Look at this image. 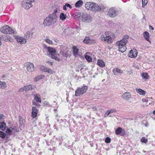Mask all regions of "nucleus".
I'll return each instance as SVG.
<instances>
[{"instance_id":"obj_21","label":"nucleus","mask_w":155,"mask_h":155,"mask_svg":"<svg viewBox=\"0 0 155 155\" xmlns=\"http://www.w3.org/2000/svg\"><path fill=\"white\" fill-rule=\"evenodd\" d=\"M33 33L30 31H27L25 35V37L27 39L31 38L32 37Z\"/></svg>"},{"instance_id":"obj_37","label":"nucleus","mask_w":155,"mask_h":155,"mask_svg":"<svg viewBox=\"0 0 155 155\" xmlns=\"http://www.w3.org/2000/svg\"><path fill=\"white\" fill-rule=\"evenodd\" d=\"M141 76L142 78L145 79H148L149 78L148 74L147 73H143L142 74Z\"/></svg>"},{"instance_id":"obj_4","label":"nucleus","mask_w":155,"mask_h":155,"mask_svg":"<svg viewBox=\"0 0 155 155\" xmlns=\"http://www.w3.org/2000/svg\"><path fill=\"white\" fill-rule=\"evenodd\" d=\"M44 46L45 47L47 48L49 55L52 58L58 61H60V59L56 57V50L54 48L50 47H48L45 45H44Z\"/></svg>"},{"instance_id":"obj_22","label":"nucleus","mask_w":155,"mask_h":155,"mask_svg":"<svg viewBox=\"0 0 155 155\" xmlns=\"http://www.w3.org/2000/svg\"><path fill=\"white\" fill-rule=\"evenodd\" d=\"M3 39L6 41H10L11 40V38L10 36L7 35H4L2 36Z\"/></svg>"},{"instance_id":"obj_53","label":"nucleus","mask_w":155,"mask_h":155,"mask_svg":"<svg viewBox=\"0 0 155 155\" xmlns=\"http://www.w3.org/2000/svg\"><path fill=\"white\" fill-rule=\"evenodd\" d=\"M32 105L33 106H37V104L34 101H32Z\"/></svg>"},{"instance_id":"obj_17","label":"nucleus","mask_w":155,"mask_h":155,"mask_svg":"<svg viewBox=\"0 0 155 155\" xmlns=\"http://www.w3.org/2000/svg\"><path fill=\"white\" fill-rule=\"evenodd\" d=\"M112 71L114 74L115 75L121 74L124 73L123 70H121L118 68H114Z\"/></svg>"},{"instance_id":"obj_12","label":"nucleus","mask_w":155,"mask_h":155,"mask_svg":"<svg viewBox=\"0 0 155 155\" xmlns=\"http://www.w3.org/2000/svg\"><path fill=\"white\" fill-rule=\"evenodd\" d=\"M121 97L124 99L128 101L131 98V95L130 93L127 92L123 94Z\"/></svg>"},{"instance_id":"obj_31","label":"nucleus","mask_w":155,"mask_h":155,"mask_svg":"<svg viewBox=\"0 0 155 155\" xmlns=\"http://www.w3.org/2000/svg\"><path fill=\"white\" fill-rule=\"evenodd\" d=\"M68 51H60V54L63 57H67L68 56Z\"/></svg>"},{"instance_id":"obj_16","label":"nucleus","mask_w":155,"mask_h":155,"mask_svg":"<svg viewBox=\"0 0 155 155\" xmlns=\"http://www.w3.org/2000/svg\"><path fill=\"white\" fill-rule=\"evenodd\" d=\"M94 3L88 2L85 4V8L87 10L91 11V10H94L93 6H94Z\"/></svg>"},{"instance_id":"obj_29","label":"nucleus","mask_w":155,"mask_h":155,"mask_svg":"<svg viewBox=\"0 0 155 155\" xmlns=\"http://www.w3.org/2000/svg\"><path fill=\"white\" fill-rule=\"evenodd\" d=\"M14 129V128L12 127H10L7 129L6 131V133L8 135H11L12 134V131Z\"/></svg>"},{"instance_id":"obj_26","label":"nucleus","mask_w":155,"mask_h":155,"mask_svg":"<svg viewBox=\"0 0 155 155\" xmlns=\"http://www.w3.org/2000/svg\"><path fill=\"white\" fill-rule=\"evenodd\" d=\"M99 11H104L107 8V6L105 4H101L100 6H99Z\"/></svg>"},{"instance_id":"obj_47","label":"nucleus","mask_w":155,"mask_h":155,"mask_svg":"<svg viewBox=\"0 0 155 155\" xmlns=\"http://www.w3.org/2000/svg\"><path fill=\"white\" fill-rule=\"evenodd\" d=\"M28 2H29L30 4H31L32 2H33L35 0H24Z\"/></svg>"},{"instance_id":"obj_58","label":"nucleus","mask_w":155,"mask_h":155,"mask_svg":"<svg viewBox=\"0 0 155 155\" xmlns=\"http://www.w3.org/2000/svg\"><path fill=\"white\" fill-rule=\"evenodd\" d=\"M53 40H54L55 42H58V40L56 38H54L53 39Z\"/></svg>"},{"instance_id":"obj_8","label":"nucleus","mask_w":155,"mask_h":155,"mask_svg":"<svg viewBox=\"0 0 155 155\" xmlns=\"http://www.w3.org/2000/svg\"><path fill=\"white\" fill-rule=\"evenodd\" d=\"M111 37L110 36H106V37L104 35H102L100 38V39L104 41L107 42L108 44H110L112 42V38L113 36Z\"/></svg>"},{"instance_id":"obj_52","label":"nucleus","mask_w":155,"mask_h":155,"mask_svg":"<svg viewBox=\"0 0 155 155\" xmlns=\"http://www.w3.org/2000/svg\"><path fill=\"white\" fill-rule=\"evenodd\" d=\"M142 101L143 103H144L145 102H147L148 101V100L147 99L145 98H143L142 100Z\"/></svg>"},{"instance_id":"obj_27","label":"nucleus","mask_w":155,"mask_h":155,"mask_svg":"<svg viewBox=\"0 0 155 155\" xmlns=\"http://www.w3.org/2000/svg\"><path fill=\"white\" fill-rule=\"evenodd\" d=\"M83 4V2L82 0H80L78 1L75 4V6L76 8H79Z\"/></svg>"},{"instance_id":"obj_18","label":"nucleus","mask_w":155,"mask_h":155,"mask_svg":"<svg viewBox=\"0 0 155 155\" xmlns=\"http://www.w3.org/2000/svg\"><path fill=\"white\" fill-rule=\"evenodd\" d=\"M41 70L44 72H48L50 74H52L53 72V71L52 70L44 66H41Z\"/></svg>"},{"instance_id":"obj_60","label":"nucleus","mask_w":155,"mask_h":155,"mask_svg":"<svg viewBox=\"0 0 155 155\" xmlns=\"http://www.w3.org/2000/svg\"><path fill=\"white\" fill-rule=\"evenodd\" d=\"M2 40V38L0 37V45H2V42L1 41V40Z\"/></svg>"},{"instance_id":"obj_42","label":"nucleus","mask_w":155,"mask_h":155,"mask_svg":"<svg viewBox=\"0 0 155 155\" xmlns=\"http://www.w3.org/2000/svg\"><path fill=\"white\" fill-rule=\"evenodd\" d=\"M141 141L142 142L146 143L148 141V140L147 139H146L143 137L141 138Z\"/></svg>"},{"instance_id":"obj_10","label":"nucleus","mask_w":155,"mask_h":155,"mask_svg":"<svg viewBox=\"0 0 155 155\" xmlns=\"http://www.w3.org/2000/svg\"><path fill=\"white\" fill-rule=\"evenodd\" d=\"M115 133L117 135H119L120 134V135L122 136H124L126 134V132L125 130L122 129L120 127H118L115 130Z\"/></svg>"},{"instance_id":"obj_54","label":"nucleus","mask_w":155,"mask_h":155,"mask_svg":"<svg viewBox=\"0 0 155 155\" xmlns=\"http://www.w3.org/2000/svg\"><path fill=\"white\" fill-rule=\"evenodd\" d=\"M58 11L57 10H55L54 11V12L53 13H54L55 14V15H56V18H57V13L58 12Z\"/></svg>"},{"instance_id":"obj_15","label":"nucleus","mask_w":155,"mask_h":155,"mask_svg":"<svg viewBox=\"0 0 155 155\" xmlns=\"http://www.w3.org/2000/svg\"><path fill=\"white\" fill-rule=\"evenodd\" d=\"M38 111L35 106L32 107L31 117L33 118H35L37 116Z\"/></svg>"},{"instance_id":"obj_34","label":"nucleus","mask_w":155,"mask_h":155,"mask_svg":"<svg viewBox=\"0 0 155 155\" xmlns=\"http://www.w3.org/2000/svg\"><path fill=\"white\" fill-rule=\"evenodd\" d=\"M0 86L1 87H2L4 89L5 88L7 87L5 82H2L1 81H0Z\"/></svg>"},{"instance_id":"obj_20","label":"nucleus","mask_w":155,"mask_h":155,"mask_svg":"<svg viewBox=\"0 0 155 155\" xmlns=\"http://www.w3.org/2000/svg\"><path fill=\"white\" fill-rule=\"evenodd\" d=\"M25 91H29L30 90L34 89L36 87V86L34 85L28 84L25 85Z\"/></svg>"},{"instance_id":"obj_38","label":"nucleus","mask_w":155,"mask_h":155,"mask_svg":"<svg viewBox=\"0 0 155 155\" xmlns=\"http://www.w3.org/2000/svg\"><path fill=\"white\" fill-rule=\"evenodd\" d=\"M83 42L85 43H88L90 41V39L89 37H86L85 38L83 41Z\"/></svg>"},{"instance_id":"obj_23","label":"nucleus","mask_w":155,"mask_h":155,"mask_svg":"<svg viewBox=\"0 0 155 155\" xmlns=\"http://www.w3.org/2000/svg\"><path fill=\"white\" fill-rule=\"evenodd\" d=\"M136 91L140 95H145L146 94V92L140 88H137L136 89Z\"/></svg>"},{"instance_id":"obj_24","label":"nucleus","mask_w":155,"mask_h":155,"mask_svg":"<svg viewBox=\"0 0 155 155\" xmlns=\"http://www.w3.org/2000/svg\"><path fill=\"white\" fill-rule=\"evenodd\" d=\"M73 54L74 56H76L78 55V49L75 46H73L72 48Z\"/></svg>"},{"instance_id":"obj_40","label":"nucleus","mask_w":155,"mask_h":155,"mask_svg":"<svg viewBox=\"0 0 155 155\" xmlns=\"http://www.w3.org/2000/svg\"><path fill=\"white\" fill-rule=\"evenodd\" d=\"M45 41L48 44H52V41L51 40H50L49 38H47L45 39Z\"/></svg>"},{"instance_id":"obj_63","label":"nucleus","mask_w":155,"mask_h":155,"mask_svg":"<svg viewBox=\"0 0 155 155\" xmlns=\"http://www.w3.org/2000/svg\"><path fill=\"white\" fill-rule=\"evenodd\" d=\"M150 98V99H152V97H151L150 98Z\"/></svg>"},{"instance_id":"obj_9","label":"nucleus","mask_w":155,"mask_h":155,"mask_svg":"<svg viewBox=\"0 0 155 155\" xmlns=\"http://www.w3.org/2000/svg\"><path fill=\"white\" fill-rule=\"evenodd\" d=\"M13 36L17 41L18 42H20L21 44H25L26 42V40L25 38L17 35H15Z\"/></svg>"},{"instance_id":"obj_32","label":"nucleus","mask_w":155,"mask_h":155,"mask_svg":"<svg viewBox=\"0 0 155 155\" xmlns=\"http://www.w3.org/2000/svg\"><path fill=\"white\" fill-rule=\"evenodd\" d=\"M45 77V75H41L39 76H38L36 77L35 78V81L36 82L38 81H39L40 79H42L44 78Z\"/></svg>"},{"instance_id":"obj_61","label":"nucleus","mask_w":155,"mask_h":155,"mask_svg":"<svg viewBox=\"0 0 155 155\" xmlns=\"http://www.w3.org/2000/svg\"><path fill=\"white\" fill-rule=\"evenodd\" d=\"M154 104V102L153 101H152V102L151 103H150L149 104L150 105L151 104Z\"/></svg>"},{"instance_id":"obj_39","label":"nucleus","mask_w":155,"mask_h":155,"mask_svg":"<svg viewBox=\"0 0 155 155\" xmlns=\"http://www.w3.org/2000/svg\"><path fill=\"white\" fill-rule=\"evenodd\" d=\"M6 134L4 132L2 131H0V137L2 138H4Z\"/></svg>"},{"instance_id":"obj_30","label":"nucleus","mask_w":155,"mask_h":155,"mask_svg":"<svg viewBox=\"0 0 155 155\" xmlns=\"http://www.w3.org/2000/svg\"><path fill=\"white\" fill-rule=\"evenodd\" d=\"M99 5L97 4L94 3V6H93V8L94 10H91L92 11H94L95 12L99 11Z\"/></svg>"},{"instance_id":"obj_2","label":"nucleus","mask_w":155,"mask_h":155,"mask_svg":"<svg viewBox=\"0 0 155 155\" xmlns=\"http://www.w3.org/2000/svg\"><path fill=\"white\" fill-rule=\"evenodd\" d=\"M56 21V16L55 14L52 13L44 19L43 24L45 26H49L55 23Z\"/></svg>"},{"instance_id":"obj_64","label":"nucleus","mask_w":155,"mask_h":155,"mask_svg":"<svg viewBox=\"0 0 155 155\" xmlns=\"http://www.w3.org/2000/svg\"><path fill=\"white\" fill-rule=\"evenodd\" d=\"M45 104H46L47 105L48 104H48V103H47H47H45Z\"/></svg>"},{"instance_id":"obj_14","label":"nucleus","mask_w":155,"mask_h":155,"mask_svg":"<svg viewBox=\"0 0 155 155\" xmlns=\"http://www.w3.org/2000/svg\"><path fill=\"white\" fill-rule=\"evenodd\" d=\"M137 52L135 49H133L130 51L128 56L129 57L131 58H135L137 57Z\"/></svg>"},{"instance_id":"obj_44","label":"nucleus","mask_w":155,"mask_h":155,"mask_svg":"<svg viewBox=\"0 0 155 155\" xmlns=\"http://www.w3.org/2000/svg\"><path fill=\"white\" fill-rule=\"evenodd\" d=\"M111 139L109 137H107L105 139V142L107 143H109L110 142Z\"/></svg>"},{"instance_id":"obj_49","label":"nucleus","mask_w":155,"mask_h":155,"mask_svg":"<svg viewBox=\"0 0 155 155\" xmlns=\"http://www.w3.org/2000/svg\"><path fill=\"white\" fill-rule=\"evenodd\" d=\"M109 111L110 112V113H113V112H115L116 111V110L114 109H111L110 110H109Z\"/></svg>"},{"instance_id":"obj_13","label":"nucleus","mask_w":155,"mask_h":155,"mask_svg":"<svg viewBox=\"0 0 155 155\" xmlns=\"http://www.w3.org/2000/svg\"><path fill=\"white\" fill-rule=\"evenodd\" d=\"M32 5L31 4H30L29 2H28L24 0L22 2V6L25 9H28L32 7Z\"/></svg>"},{"instance_id":"obj_51","label":"nucleus","mask_w":155,"mask_h":155,"mask_svg":"<svg viewBox=\"0 0 155 155\" xmlns=\"http://www.w3.org/2000/svg\"><path fill=\"white\" fill-rule=\"evenodd\" d=\"M110 112L109 111V110H107L105 113V114L106 115H107V116H108L110 114Z\"/></svg>"},{"instance_id":"obj_46","label":"nucleus","mask_w":155,"mask_h":155,"mask_svg":"<svg viewBox=\"0 0 155 155\" xmlns=\"http://www.w3.org/2000/svg\"><path fill=\"white\" fill-rule=\"evenodd\" d=\"M65 6L67 7H69L71 9L72 7L71 5L68 3H65Z\"/></svg>"},{"instance_id":"obj_45","label":"nucleus","mask_w":155,"mask_h":155,"mask_svg":"<svg viewBox=\"0 0 155 155\" xmlns=\"http://www.w3.org/2000/svg\"><path fill=\"white\" fill-rule=\"evenodd\" d=\"M25 90V86L19 89L18 91L20 92H23Z\"/></svg>"},{"instance_id":"obj_62","label":"nucleus","mask_w":155,"mask_h":155,"mask_svg":"<svg viewBox=\"0 0 155 155\" xmlns=\"http://www.w3.org/2000/svg\"><path fill=\"white\" fill-rule=\"evenodd\" d=\"M153 114L155 115V110L153 111Z\"/></svg>"},{"instance_id":"obj_50","label":"nucleus","mask_w":155,"mask_h":155,"mask_svg":"<svg viewBox=\"0 0 155 155\" xmlns=\"http://www.w3.org/2000/svg\"><path fill=\"white\" fill-rule=\"evenodd\" d=\"M55 7L56 8L55 10H57L58 11H59L60 10V6H56Z\"/></svg>"},{"instance_id":"obj_36","label":"nucleus","mask_w":155,"mask_h":155,"mask_svg":"<svg viewBox=\"0 0 155 155\" xmlns=\"http://www.w3.org/2000/svg\"><path fill=\"white\" fill-rule=\"evenodd\" d=\"M34 99L36 101H37V102H40V103H41V99L40 97H39L38 96L37 94H36V95H35Z\"/></svg>"},{"instance_id":"obj_19","label":"nucleus","mask_w":155,"mask_h":155,"mask_svg":"<svg viewBox=\"0 0 155 155\" xmlns=\"http://www.w3.org/2000/svg\"><path fill=\"white\" fill-rule=\"evenodd\" d=\"M143 35L144 38L146 39V40L151 43V41L150 40V36L149 33L147 31H145L143 33Z\"/></svg>"},{"instance_id":"obj_43","label":"nucleus","mask_w":155,"mask_h":155,"mask_svg":"<svg viewBox=\"0 0 155 155\" xmlns=\"http://www.w3.org/2000/svg\"><path fill=\"white\" fill-rule=\"evenodd\" d=\"M147 2V0H142V4L143 5V6L146 5Z\"/></svg>"},{"instance_id":"obj_33","label":"nucleus","mask_w":155,"mask_h":155,"mask_svg":"<svg viewBox=\"0 0 155 155\" xmlns=\"http://www.w3.org/2000/svg\"><path fill=\"white\" fill-rule=\"evenodd\" d=\"M66 17V15L64 14L63 13H61L60 15V19L62 21L64 20Z\"/></svg>"},{"instance_id":"obj_35","label":"nucleus","mask_w":155,"mask_h":155,"mask_svg":"<svg viewBox=\"0 0 155 155\" xmlns=\"http://www.w3.org/2000/svg\"><path fill=\"white\" fill-rule=\"evenodd\" d=\"M19 120V122L20 124L21 125H23L25 124V120L23 119L22 117L21 116H19L18 117Z\"/></svg>"},{"instance_id":"obj_7","label":"nucleus","mask_w":155,"mask_h":155,"mask_svg":"<svg viewBox=\"0 0 155 155\" xmlns=\"http://www.w3.org/2000/svg\"><path fill=\"white\" fill-rule=\"evenodd\" d=\"M118 11L114 8H110L107 13V15L111 17H114L117 15Z\"/></svg>"},{"instance_id":"obj_5","label":"nucleus","mask_w":155,"mask_h":155,"mask_svg":"<svg viewBox=\"0 0 155 155\" xmlns=\"http://www.w3.org/2000/svg\"><path fill=\"white\" fill-rule=\"evenodd\" d=\"M0 31L3 33L7 34H11L14 33L15 32L10 27L7 25L1 27L0 28Z\"/></svg>"},{"instance_id":"obj_59","label":"nucleus","mask_w":155,"mask_h":155,"mask_svg":"<svg viewBox=\"0 0 155 155\" xmlns=\"http://www.w3.org/2000/svg\"><path fill=\"white\" fill-rule=\"evenodd\" d=\"M57 104L56 103V100L54 101V102H53V104L54 105V104Z\"/></svg>"},{"instance_id":"obj_3","label":"nucleus","mask_w":155,"mask_h":155,"mask_svg":"<svg viewBox=\"0 0 155 155\" xmlns=\"http://www.w3.org/2000/svg\"><path fill=\"white\" fill-rule=\"evenodd\" d=\"M77 18L79 20H81L82 21L89 22L91 21L92 17L88 14L85 13H78L77 15Z\"/></svg>"},{"instance_id":"obj_6","label":"nucleus","mask_w":155,"mask_h":155,"mask_svg":"<svg viewBox=\"0 0 155 155\" xmlns=\"http://www.w3.org/2000/svg\"><path fill=\"white\" fill-rule=\"evenodd\" d=\"M88 89L87 86H83L81 87H78L75 91V95L79 96L85 93Z\"/></svg>"},{"instance_id":"obj_48","label":"nucleus","mask_w":155,"mask_h":155,"mask_svg":"<svg viewBox=\"0 0 155 155\" xmlns=\"http://www.w3.org/2000/svg\"><path fill=\"white\" fill-rule=\"evenodd\" d=\"M5 116L2 114H0V120L3 119L5 118Z\"/></svg>"},{"instance_id":"obj_56","label":"nucleus","mask_w":155,"mask_h":155,"mask_svg":"<svg viewBox=\"0 0 155 155\" xmlns=\"http://www.w3.org/2000/svg\"><path fill=\"white\" fill-rule=\"evenodd\" d=\"M92 109L94 110H97V108L95 107H92Z\"/></svg>"},{"instance_id":"obj_57","label":"nucleus","mask_w":155,"mask_h":155,"mask_svg":"<svg viewBox=\"0 0 155 155\" xmlns=\"http://www.w3.org/2000/svg\"><path fill=\"white\" fill-rule=\"evenodd\" d=\"M149 28H150V29L152 30H154L152 26H149Z\"/></svg>"},{"instance_id":"obj_55","label":"nucleus","mask_w":155,"mask_h":155,"mask_svg":"<svg viewBox=\"0 0 155 155\" xmlns=\"http://www.w3.org/2000/svg\"><path fill=\"white\" fill-rule=\"evenodd\" d=\"M63 8L64 10H67V6H65V5L63 6Z\"/></svg>"},{"instance_id":"obj_11","label":"nucleus","mask_w":155,"mask_h":155,"mask_svg":"<svg viewBox=\"0 0 155 155\" xmlns=\"http://www.w3.org/2000/svg\"><path fill=\"white\" fill-rule=\"evenodd\" d=\"M26 68L27 70L30 72H31L35 70L33 64L31 62H28L26 64Z\"/></svg>"},{"instance_id":"obj_1","label":"nucleus","mask_w":155,"mask_h":155,"mask_svg":"<svg viewBox=\"0 0 155 155\" xmlns=\"http://www.w3.org/2000/svg\"><path fill=\"white\" fill-rule=\"evenodd\" d=\"M129 37L128 35H125L121 40L117 43V44L118 46L119 51L123 52L126 51L127 49L126 45L127 42Z\"/></svg>"},{"instance_id":"obj_25","label":"nucleus","mask_w":155,"mask_h":155,"mask_svg":"<svg viewBox=\"0 0 155 155\" xmlns=\"http://www.w3.org/2000/svg\"><path fill=\"white\" fill-rule=\"evenodd\" d=\"M97 64L99 66L102 68L104 67L105 66L104 62L101 60H98Z\"/></svg>"},{"instance_id":"obj_28","label":"nucleus","mask_w":155,"mask_h":155,"mask_svg":"<svg viewBox=\"0 0 155 155\" xmlns=\"http://www.w3.org/2000/svg\"><path fill=\"white\" fill-rule=\"evenodd\" d=\"M6 127V124L4 122L0 123V129L3 130L5 129Z\"/></svg>"},{"instance_id":"obj_41","label":"nucleus","mask_w":155,"mask_h":155,"mask_svg":"<svg viewBox=\"0 0 155 155\" xmlns=\"http://www.w3.org/2000/svg\"><path fill=\"white\" fill-rule=\"evenodd\" d=\"M85 58L86 60L89 61H91L92 59L91 57L88 55H86L85 56Z\"/></svg>"}]
</instances>
